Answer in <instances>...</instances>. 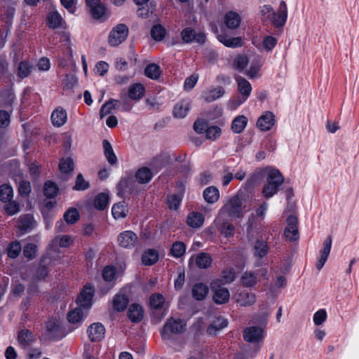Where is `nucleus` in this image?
Instances as JSON below:
<instances>
[{"label": "nucleus", "instance_id": "f257e3e1", "mask_svg": "<svg viewBox=\"0 0 359 359\" xmlns=\"http://www.w3.org/2000/svg\"><path fill=\"white\" fill-rule=\"evenodd\" d=\"M266 176V184L263 187L262 194L266 198H269L278 192L284 178L278 170L272 168H269Z\"/></svg>", "mask_w": 359, "mask_h": 359}, {"label": "nucleus", "instance_id": "f03ea898", "mask_svg": "<svg viewBox=\"0 0 359 359\" xmlns=\"http://www.w3.org/2000/svg\"><path fill=\"white\" fill-rule=\"evenodd\" d=\"M217 216H219V220H221L222 217L229 219L242 217V201L240 197L238 195L232 197L220 209Z\"/></svg>", "mask_w": 359, "mask_h": 359}, {"label": "nucleus", "instance_id": "7ed1b4c3", "mask_svg": "<svg viewBox=\"0 0 359 359\" xmlns=\"http://www.w3.org/2000/svg\"><path fill=\"white\" fill-rule=\"evenodd\" d=\"M186 327V323L181 319H175L170 318L167 320L162 331L161 337L164 340L171 339L172 334H178L182 333Z\"/></svg>", "mask_w": 359, "mask_h": 359}, {"label": "nucleus", "instance_id": "20e7f679", "mask_svg": "<svg viewBox=\"0 0 359 359\" xmlns=\"http://www.w3.org/2000/svg\"><path fill=\"white\" fill-rule=\"evenodd\" d=\"M210 288L213 292L212 299L217 304H224L229 302L230 293L227 288L222 285L220 280H213L210 283Z\"/></svg>", "mask_w": 359, "mask_h": 359}, {"label": "nucleus", "instance_id": "39448f33", "mask_svg": "<svg viewBox=\"0 0 359 359\" xmlns=\"http://www.w3.org/2000/svg\"><path fill=\"white\" fill-rule=\"evenodd\" d=\"M128 28L124 24H118L110 32L108 42L111 46H117L123 43L128 35Z\"/></svg>", "mask_w": 359, "mask_h": 359}, {"label": "nucleus", "instance_id": "423d86ee", "mask_svg": "<svg viewBox=\"0 0 359 359\" xmlns=\"http://www.w3.org/2000/svg\"><path fill=\"white\" fill-rule=\"evenodd\" d=\"M286 227L284 230V236L290 242L299 240V221L294 215H290L286 219Z\"/></svg>", "mask_w": 359, "mask_h": 359}, {"label": "nucleus", "instance_id": "0eeeda50", "mask_svg": "<svg viewBox=\"0 0 359 359\" xmlns=\"http://www.w3.org/2000/svg\"><path fill=\"white\" fill-rule=\"evenodd\" d=\"M46 334L49 339L59 340L65 336V329L55 318H51L46 322Z\"/></svg>", "mask_w": 359, "mask_h": 359}, {"label": "nucleus", "instance_id": "6e6552de", "mask_svg": "<svg viewBox=\"0 0 359 359\" xmlns=\"http://www.w3.org/2000/svg\"><path fill=\"white\" fill-rule=\"evenodd\" d=\"M267 273L266 269L257 270L256 271H246L241 277V283L245 287H253L259 280L260 276H265Z\"/></svg>", "mask_w": 359, "mask_h": 359}, {"label": "nucleus", "instance_id": "1a4fd4ad", "mask_svg": "<svg viewBox=\"0 0 359 359\" xmlns=\"http://www.w3.org/2000/svg\"><path fill=\"white\" fill-rule=\"evenodd\" d=\"M236 81L238 85V90L241 95V97H238L236 106H238L243 103L250 96L252 92V86L248 81L241 76H236Z\"/></svg>", "mask_w": 359, "mask_h": 359}, {"label": "nucleus", "instance_id": "9d476101", "mask_svg": "<svg viewBox=\"0 0 359 359\" xmlns=\"http://www.w3.org/2000/svg\"><path fill=\"white\" fill-rule=\"evenodd\" d=\"M181 38L183 42L191 43L196 42L199 44H203L205 42V35L204 33L198 32L191 27L184 28L181 32Z\"/></svg>", "mask_w": 359, "mask_h": 359}, {"label": "nucleus", "instance_id": "9b49d317", "mask_svg": "<svg viewBox=\"0 0 359 359\" xmlns=\"http://www.w3.org/2000/svg\"><path fill=\"white\" fill-rule=\"evenodd\" d=\"M93 294L94 287L90 284L86 285L77 298V304L80 307L89 309L92 304Z\"/></svg>", "mask_w": 359, "mask_h": 359}, {"label": "nucleus", "instance_id": "f8f14e48", "mask_svg": "<svg viewBox=\"0 0 359 359\" xmlns=\"http://www.w3.org/2000/svg\"><path fill=\"white\" fill-rule=\"evenodd\" d=\"M244 339L250 343H259L264 339V330L259 326L247 327L243 331Z\"/></svg>", "mask_w": 359, "mask_h": 359}, {"label": "nucleus", "instance_id": "ddd939ff", "mask_svg": "<svg viewBox=\"0 0 359 359\" xmlns=\"http://www.w3.org/2000/svg\"><path fill=\"white\" fill-rule=\"evenodd\" d=\"M135 182L130 177H122L117 184V195L124 198L126 194H130L135 190Z\"/></svg>", "mask_w": 359, "mask_h": 359}, {"label": "nucleus", "instance_id": "4468645a", "mask_svg": "<svg viewBox=\"0 0 359 359\" xmlns=\"http://www.w3.org/2000/svg\"><path fill=\"white\" fill-rule=\"evenodd\" d=\"M118 242L121 247L132 248L137 242V236L132 231H124L118 236Z\"/></svg>", "mask_w": 359, "mask_h": 359}, {"label": "nucleus", "instance_id": "2eb2a0df", "mask_svg": "<svg viewBox=\"0 0 359 359\" xmlns=\"http://www.w3.org/2000/svg\"><path fill=\"white\" fill-rule=\"evenodd\" d=\"M229 219L222 217L219 220V216L215 219V224L219 232L226 238L231 237L234 235L235 227L233 224L229 222Z\"/></svg>", "mask_w": 359, "mask_h": 359}, {"label": "nucleus", "instance_id": "dca6fc26", "mask_svg": "<svg viewBox=\"0 0 359 359\" xmlns=\"http://www.w3.org/2000/svg\"><path fill=\"white\" fill-rule=\"evenodd\" d=\"M273 24L276 27H282L286 22L287 18V8L286 3L281 1L277 13L272 14Z\"/></svg>", "mask_w": 359, "mask_h": 359}, {"label": "nucleus", "instance_id": "f3484780", "mask_svg": "<svg viewBox=\"0 0 359 359\" xmlns=\"http://www.w3.org/2000/svg\"><path fill=\"white\" fill-rule=\"evenodd\" d=\"M87 332L91 341H100L104 337L105 328L102 323H94L88 327Z\"/></svg>", "mask_w": 359, "mask_h": 359}, {"label": "nucleus", "instance_id": "a211bd4d", "mask_svg": "<svg viewBox=\"0 0 359 359\" xmlns=\"http://www.w3.org/2000/svg\"><path fill=\"white\" fill-rule=\"evenodd\" d=\"M217 39L226 47L236 48L243 46L241 37H231L226 32L222 31L217 35Z\"/></svg>", "mask_w": 359, "mask_h": 359}, {"label": "nucleus", "instance_id": "6ab92c4d", "mask_svg": "<svg viewBox=\"0 0 359 359\" xmlns=\"http://www.w3.org/2000/svg\"><path fill=\"white\" fill-rule=\"evenodd\" d=\"M256 295L245 290H238L236 294V301L243 307L250 306L256 302Z\"/></svg>", "mask_w": 359, "mask_h": 359}, {"label": "nucleus", "instance_id": "aec40b11", "mask_svg": "<svg viewBox=\"0 0 359 359\" xmlns=\"http://www.w3.org/2000/svg\"><path fill=\"white\" fill-rule=\"evenodd\" d=\"M178 187V194H173L167 197V203L170 209L177 210L181 204L185 187L182 182H180Z\"/></svg>", "mask_w": 359, "mask_h": 359}, {"label": "nucleus", "instance_id": "412c9836", "mask_svg": "<svg viewBox=\"0 0 359 359\" xmlns=\"http://www.w3.org/2000/svg\"><path fill=\"white\" fill-rule=\"evenodd\" d=\"M275 123L274 115L266 111L257 120V126L262 131L269 130Z\"/></svg>", "mask_w": 359, "mask_h": 359}, {"label": "nucleus", "instance_id": "4be33fe9", "mask_svg": "<svg viewBox=\"0 0 359 359\" xmlns=\"http://www.w3.org/2000/svg\"><path fill=\"white\" fill-rule=\"evenodd\" d=\"M332 236H329L323 243V248L320 250V257L316 264V268L319 271L323 267L329 257L332 247Z\"/></svg>", "mask_w": 359, "mask_h": 359}, {"label": "nucleus", "instance_id": "5701e85b", "mask_svg": "<svg viewBox=\"0 0 359 359\" xmlns=\"http://www.w3.org/2000/svg\"><path fill=\"white\" fill-rule=\"evenodd\" d=\"M224 22L228 29H235L240 26L241 18L236 12L229 11L224 15Z\"/></svg>", "mask_w": 359, "mask_h": 359}, {"label": "nucleus", "instance_id": "b1692460", "mask_svg": "<svg viewBox=\"0 0 359 359\" xmlns=\"http://www.w3.org/2000/svg\"><path fill=\"white\" fill-rule=\"evenodd\" d=\"M191 108V102L189 100H183L177 103L173 108V116L175 118H184Z\"/></svg>", "mask_w": 359, "mask_h": 359}, {"label": "nucleus", "instance_id": "393cba45", "mask_svg": "<svg viewBox=\"0 0 359 359\" xmlns=\"http://www.w3.org/2000/svg\"><path fill=\"white\" fill-rule=\"evenodd\" d=\"M228 321L226 318L219 316L215 318L207 329V332L210 335H217V332L226 327Z\"/></svg>", "mask_w": 359, "mask_h": 359}, {"label": "nucleus", "instance_id": "a878e982", "mask_svg": "<svg viewBox=\"0 0 359 359\" xmlns=\"http://www.w3.org/2000/svg\"><path fill=\"white\" fill-rule=\"evenodd\" d=\"M67 118V112L61 107L55 109L51 114V121L55 126L60 127L63 126Z\"/></svg>", "mask_w": 359, "mask_h": 359}, {"label": "nucleus", "instance_id": "bb28decb", "mask_svg": "<svg viewBox=\"0 0 359 359\" xmlns=\"http://www.w3.org/2000/svg\"><path fill=\"white\" fill-rule=\"evenodd\" d=\"M128 316L133 323L140 322L144 316V311L142 306L137 304H131L128 309Z\"/></svg>", "mask_w": 359, "mask_h": 359}, {"label": "nucleus", "instance_id": "cd10ccee", "mask_svg": "<svg viewBox=\"0 0 359 359\" xmlns=\"http://www.w3.org/2000/svg\"><path fill=\"white\" fill-rule=\"evenodd\" d=\"M129 299L126 294L118 293L112 301L113 309L114 311L121 312L126 309L128 305Z\"/></svg>", "mask_w": 359, "mask_h": 359}, {"label": "nucleus", "instance_id": "c85d7f7f", "mask_svg": "<svg viewBox=\"0 0 359 359\" xmlns=\"http://www.w3.org/2000/svg\"><path fill=\"white\" fill-rule=\"evenodd\" d=\"M209 291L208 287L203 283H198L193 286L191 292L193 297L197 301L203 300Z\"/></svg>", "mask_w": 359, "mask_h": 359}, {"label": "nucleus", "instance_id": "c756f323", "mask_svg": "<svg viewBox=\"0 0 359 359\" xmlns=\"http://www.w3.org/2000/svg\"><path fill=\"white\" fill-rule=\"evenodd\" d=\"M48 25L52 29L65 28L66 23L57 11L51 12L48 17Z\"/></svg>", "mask_w": 359, "mask_h": 359}, {"label": "nucleus", "instance_id": "7c9ffc66", "mask_svg": "<svg viewBox=\"0 0 359 359\" xmlns=\"http://www.w3.org/2000/svg\"><path fill=\"white\" fill-rule=\"evenodd\" d=\"M204 217L202 213L198 212H191L187 218V224L191 228L198 229L203 226Z\"/></svg>", "mask_w": 359, "mask_h": 359}, {"label": "nucleus", "instance_id": "2f4dec72", "mask_svg": "<svg viewBox=\"0 0 359 359\" xmlns=\"http://www.w3.org/2000/svg\"><path fill=\"white\" fill-rule=\"evenodd\" d=\"M269 246L267 243L263 240H257L253 246V254L255 257L263 258L269 252Z\"/></svg>", "mask_w": 359, "mask_h": 359}, {"label": "nucleus", "instance_id": "473e14b6", "mask_svg": "<svg viewBox=\"0 0 359 359\" xmlns=\"http://www.w3.org/2000/svg\"><path fill=\"white\" fill-rule=\"evenodd\" d=\"M212 263V259L207 252H200L196 257V264L201 269H208Z\"/></svg>", "mask_w": 359, "mask_h": 359}, {"label": "nucleus", "instance_id": "72a5a7b5", "mask_svg": "<svg viewBox=\"0 0 359 359\" xmlns=\"http://www.w3.org/2000/svg\"><path fill=\"white\" fill-rule=\"evenodd\" d=\"M145 92L144 86L141 83H137L131 85L128 89V97L131 100H138L141 99Z\"/></svg>", "mask_w": 359, "mask_h": 359}, {"label": "nucleus", "instance_id": "f704fd0d", "mask_svg": "<svg viewBox=\"0 0 359 359\" xmlns=\"http://www.w3.org/2000/svg\"><path fill=\"white\" fill-rule=\"evenodd\" d=\"M205 201L208 203H215L219 198V192L217 187L211 186L205 189L203 193Z\"/></svg>", "mask_w": 359, "mask_h": 359}, {"label": "nucleus", "instance_id": "c9c22d12", "mask_svg": "<svg viewBox=\"0 0 359 359\" xmlns=\"http://www.w3.org/2000/svg\"><path fill=\"white\" fill-rule=\"evenodd\" d=\"M18 341L22 348H27L34 341L32 332L28 330H22L18 336Z\"/></svg>", "mask_w": 359, "mask_h": 359}, {"label": "nucleus", "instance_id": "e433bc0d", "mask_svg": "<svg viewBox=\"0 0 359 359\" xmlns=\"http://www.w3.org/2000/svg\"><path fill=\"white\" fill-rule=\"evenodd\" d=\"M248 121V118L243 115L236 116L232 121L231 130L237 134L242 133L246 127Z\"/></svg>", "mask_w": 359, "mask_h": 359}, {"label": "nucleus", "instance_id": "4c0bfd02", "mask_svg": "<svg viewBox=\"0 0 359 359\" xmlns=\"http://www.w3.org/2000/svg\"><path fill=\"white\" fill-rule=\"evenodd\" d=\"M158 260V254L156 250L149 249L142 255V262L144 265L151 266Z\"/></svg>", "mask_w": 359, "mask_h": 359}, {"label": "nucleus", "instance_id": "58836bf2", "mask_svg": "<svg viewBox=\"0 0 359 359\" xmlns=\"http://www.w3.org/2000/svg\"><path fill=\"white\" fill-rule=\"evenodd\" d=\"M104 154L110 165H115L117 163V158L115 155L111 144L107 140L102 142Z\"/></svg>", "mask_w": 359, "mask_h": 359}, {"label": "nucleus", "instance_id": "ea45409f", "mask_svg": "<svg viewBox=\"0 0 359 359\" xmlns=\"http://www.w3.org/2000/svg\"><path fill=\"white\" fill-rule=\"evenodd\" d=\"M128 210L124 201L115 203L111 208V213L116 219L124 218L127 216Z\"/></svg>", "mask_w": 359, "mask_h": 359}, {"label": "nucleus", "instance_id": "a19ab883", "mask_svg": "<svg viewBox=\"0 0 359 359\" xmlns=\"http://www.w3.org/2000/svg\"><path fill=\"white\" fill-rule=\"evenodd\" d=\"M34 66L27 60H24L18 64L17 75L20 79L27 77L33 69Z\"/></svg>", "mask_w": 359, "mask_h": 359}, {"label": "nucleus", "instance_id": "79ce46f5", "mask_svg": "<svg viewBox=\"0 0 359 359\" xmlns=\"http://www.w3.org/2000/svg\"><path fill=\"white\" fill-rule=\"evenodd\" d=\"M19 229L23 232H27L32 229L34 226L33 217L30 215H24L19 219Z\"/></svg>", "mask_w": 359, "mask_h": 359}, {"label": "nucleus", "instance_id": "37998d69", "mask_svg": "<svg viewBox=\"0 0 359 359\" xmlns=\"http://www.w3.org/2000/svg\"><path fill=\"white\" fill-rule=\"evenodd\" d=\"M135 178L140 184L148 183L152 178V173L148 168H140L135 173Z\"/></svg>", "mask_w": 359, "mask_h": 359}, {"label": "nucleus", "instance_id": "c03bdc74", "mask_svg": "<svg viewBox=\"0 0 359 359\" xmlns=\"http://www.w3.org/2000/svg\"><path fill=\"white\" fill-rule=\"evenodd\" d=\"M109 197L107 194L100 193L94 198V207L99 210H104L109 203Z\"/></svg>", "mask_w": 359, "mask_h": 359}, {"label": "nucleus", "instance_id": "a18cd8bd", "mask_svg": "<svg viewBox=\"0 0 359 359\" xmlns=\"http://www.w3.org/2000/svg\"><path fill=\"white\" fill-rule=\"evenodd\" d=\"M161 74L160 67L155 64L151 63L148 65L144 69V74L148 77L154 80L158 79Z\"/></svg>", "mask_w": 359, "mask_h": 359}, {"label": "nucleus", "instance_id": "49530a36", "mask_svg": "<svg viewBox=\"0 0 359 359\" xmlns=\"http://www.w3.org/2000/svg\"><path fill=\"white\" fill-rule=\"evenodd\" d=\"M74 168V163L71 158H63L59 164V169L62 173H72Z\"/></svg>", "mask_w": 359, "mask_h": 359}, {"label": "nucleus", "instance_id": "de8ad7c7", "mask_svg": "<svg viewBox=\"0 0 359 359\" xmlns=\"http://www.w3.org/2000/svg\"><path fill=\"white\" fill-rule=\"evenodd\" d=\"M186 252V245L183 242H175L170 249L172 256L175 258H180L184 255Z\"/></svg>", "mask_w": 359, "mask_h": 359}, {"label": "nucleus", "instance_id": "09e8293b", "mask_svg": "<svg viewBox=\"0 0 359 359\" xmlns=\"http://www.w3.org/2000/svg\"><path fill=\"white\" fill-rule=\"evenodd\" d=\"M156 5L154 1H150L148 6L146 5L140 6L137 11V15L142 18H146L150 13L156 11Z\"/></svg>", "mask_w": 359, "mask_h": 359}, {"label": "nucleus", "instance_id": "8fccbe9b", "mask_svg": "<svg viewBox=\"0 0 359 359\" xmlns=\"http://www.w3.org/2000/svg\"><path fill=\"white\" fill-rule=\"evenodd\" d=\"M269 168H264L253 173L246 181V185L249 187L255 186L261 178L266 175Z\"/></svg>", "mask_w": 359, "mask_h": 359}, {"label": "nucleus", "instance_id": "3c124183", "mask_svg": "<svg viewBox=\"0 0 359 359\" xmlns=\"http://www.w3.org/2000/svg\"><path fill=\"white\" fill-rule=\"evenodd\" d=\"M58 192V187L55 183L48 181L44 184L43 193L44 195L48 198H53L56 196Z\"/></svg>", "mask_w": 359, "mask_h": 359}, {"label": "nucleus", "instance_id": "603ef678", "mask_svg": "<svg viewBox=\"0 0 359 359\" xmlns=\"http://www.w3.org/2000/svg\"><path fill=\"white\" fill-rule=\"evenodd\" d=\"M225 93V90L222 87H217L210 90L208 95L205 97L206 102H210L222 97Z\"/></svg>", "mask_w": 359, "mask_h": 359}, {"label": "nucleus", "instance_id": "864d4df0", "mask_svg": "<svg viewBox=\"0 0 359 359\" xmlns=\"http://www.w3.org/2000/svg\"><path fill=\"white\" fill-rule=\"evenodd\" d=\"M165 33V29L161 25H154L151 29V36L156 41L163 40Z\"/></svg>", "mask_w": 359, "mask_h": 359}, {"label": "nucleus", "instance_id": "5fc2aeb1", "mask_svg": "<svg viewBox=\"0 0 359 359\" xmlns=\"http://www.w3.org/2000/svg\"><path fill=\"white\" fill-rule=\"evenodd\" d=\"M117 102H119V101L115 100H110L106 102L100 110V118H102L105 116L109 114L111 112L112 109L116 108Z\"/></svg>", "mask_w": 359, "mask_h": 359}, {"label": "nucleus", "instance_id": "6e6d98bb", "mask_svg": "<svg viewBox=\"0 0 359 359\" xmlns=\"http://www.w3.org/2000/svg\"><path fill=\"white\" fill-rule=\"evenodd\" d=\"M67 224H73L79 219V213L76 208L69 209L63 216Z\"/></svg>", "mask_w": 359, "mask_h": 359}, {"label": "nucleus", "instance_id": "4d7b16f0", "mask_svg": "<svg viewBox=\"0 0 359 359\" xmlns=\"http://www.w3.org/2000/svg\"><path fill=\"white\" fill-rule=\"evenodd\" d=\"M22 247L18 241L12 242L9 244L7 250L8 256L12 259L16 258L21 252Z\"/></svg>", "mask_w": 359, "mask_h": 359}, {"label": "nucleus", "instance_id": "13d9d810", "mask_svg": "<svg viewBox=\"0 0 359 359\" xmlns=\"http://www.w3.org/2000/svg\"><path fill=\"white\" fill-rule=\"evenodd\" d=\"M13 196V189L11 186L3 184L0 186V200L7 202L11 200Z\"/></svg>", "mask_w": 359, "mask_h": 359}, {"label": "nucleus", "instance_id": "bf43d9fd", "mask_svg": "<svg viewBox=\"0 0 359 359\" xmlns=\"http://www.w3.org/2000/svg\"><path fill=\"white\" fill-rule=\"evenodd\" d=\"M89 11L95 19H100L102 16L104 15L106 8L101 3L91 7L89 8Z\"/></svg>", "mask_w": 359, "mask_h": 359}, {"label": "nucleus", "instance_id": "052dcab7", "mask_svg": "<svg viewBox=\"0 0 359 359\" xmlns=\"http://www.w3.org/2000/svg\"><path fill=\"white\" fill-rule=\"evenodd\" d=\"M90 187L88 182L84 180L82 174L79 173L76 179L75 185L73 188L76 191H84Z\"/></svg>", "mask_w": 359, "mask_h": 359}, {"label": "nucleus", "instance_id": "680f3d73", "mask_svg": "<svg viewBox=\"0 0 359 359\" xmlns=\"http://www.w3.org/2000/svg\"><path fill=\"white\" fill-rule=\"evenodd\" d=\"M164 302L165 299L161 294H154L150 297V305L154 309H161Z\"/></svg>", "mask_w": 359, "mask_h": 359}, {"label": "nucleus", "instance_id": "e2e57ef3", "mask_svg": "<svg viewBox=\"0 0 359 359\" xmlns=\"http://www.w3.org/2000/svg\"><path fill=\"white\" fill-rule=\"evenodd\" d=\"M83 317V312L81 308H76L69 312L67 318L69 323H76L79 322Z\"/></svg>", "mask_w": 359, "mask_h": 359}, {"label": "nucleus", "instance_id": "0e129e2a", "mask_svg": "<svg viewBox=\"0 0 359 359\" xmlns=\"http://www.w3.org/2000/svg\"><path fill=\"white\" fill-rule=\"evenodd\" d=\"M116 269L113 266H107L102 271V278L105 281L109 282L114 280Z\"/></svg>", "mask_w": 359, "mask_h": 359}, {"label": "nucleus", "instance_id": "69168bd1", "mask_svg": "<svg viewBox=\"0 0 359 359\" xmlns=\"http://www.w3.org/2000/svg\"><path fill=\"white\" fill-rule=\"evenodd\" d=\"M37 247L33 243L27 244L23 249V254L25 257L32 259L36 257Z\"/></svg>", "mask_w": 359, "mask_h": 359}, {"label": "nucleus", "instance_id": "338daca9", "mask_svg": "<svg viewBox=\"0 0 359 359\" xmlns=\"http://www.w3.org/2000/svg\"><path fill=\"white\" fill-rule=\"evenodd\" d=\"M327 319V312L325 309H320L313 315V322L316 325H322Z\"/></svg>", "mask_w": 359, "mask_h": 359}, {"label": "nucleus", "instance_id": "774afa93", "mask_svg": "<svg viewBox=\"0 0 359 359\" xmlns=\"http://www.w3.org/2000/svg\"><path fill=\"white\" fill-rule=\"evenodd\" d=\"M54 242L62 248H67L72 243V240L70 236L63 235L55 237Z\"/></svg>", "mask_w": 359, "mask_h": 359}]
</instances>
